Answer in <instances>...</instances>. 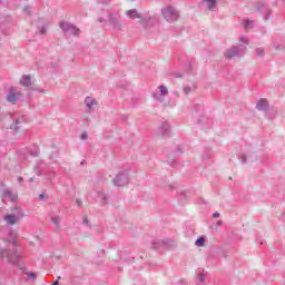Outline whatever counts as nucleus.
Segmentation results:
<instances>
[{"label":"nucleus","instance_id":"obj_1","mask_svg":"<svg viewBox=\"0 0 285 285\" xmlns=\"http://www.w3.org/2000/svg\"><path fill=\"white\" fill-rule=\"evenodd\" d=\"M244 52H246V46L244 45H237L232 46L229 49H227L224 52L225 59H235V57H244Z\"/></svg>","mask_w":285,"mask_h":285},{"label":"nucleus","instance_id":"obj_2","mask_svg":"<svg viewBox=\"0 0 285 285\" xmlns=\"http://www.w3.org/2000/svg\"><path fill=\"white\" fill-rule=\"evenodd\" d=\"M108 23L114 28V30H122L124 22H121V13L119 11L109 12Z\"/></svg>","mask_w":285,"mask_h":285},{"label":"nucleus","instance_id":"obj_3","mask_svg":"<svg viewBox=\"0 0 285 285\" xmlns=\"http://www.w3.org/2000/svg\"><path fill=\"white\" fill-rule=\"evenodd\" d=\"M0 255L1 257H7L8 262L16 266L17 264H19V261L21 259V255L17 250L1 249Z\"/></svg>","mask_w":285,"mask_h":285},{"label":"nucleus","instance_id":"obj_4","mask_svg":"<svg viewBox=\"0 0 285 285\" xmlns=\"http://www.w3.org/2000/svg\"><path fill=\"white\" fill-rule=\"evenodd\" d=\"M161 14L165 20H167L169 23H173L179 19V11H177L174 7H167L161 10Z\"/></svg>","mask_w":285,"mask_h":285},{"label":"nucleus","instance_id":"obj_5","mask_svg":"<svg viewBox=\"0 0 285 285\" xmlns=\"http://www.w3.org/2000/svg\"><path fill=\"white\" fill-rule=\"evenodd\" d=\"M128 181H130V175L128 174V170H124V171H120L114 178V186L121 188L122 186H128Z\"/></svg>","mask_w":285,"mask_h":285},{"label":"nucleus","instance_id":"obj_6","mask_svg":"<svg viewBox=\"0 0 285 285\" xmlns=\"http://www.w3.org/2000/svg\"><path fill=\"white\" fill-rule=\"evenodd\" d=\"M8 104H12V106H17V101L19 99H23V94L17 91V88L11 87L6 96Z\"/></svg>","mask_w":285,"mask_h":285},{"label":"nucleus","instance_id":"obj_7","mask_svg":"<svg viewBox=\"0 0 285 285\" xmlns=\"http://www.w3.org/2000/svg\"><path fill=\"white\" fill-rule=\"evenodd\" d=\"M59 27L63 32H69V35H72L73 37H78V35L81 32L79 28L70 22L61 21Z\"/></svg>","mask_w":285,"mask_h":285},{"label":"nucleus","instance_id":"obj_8","mask_svg":"<svg viewBox=\"0 0 285 285\" xmlns=\"http://www.w3.org/2000/svg\"><path fill=\"white\" fill-rule=\"evenodd\" d=\"M255 10H256V12H262L264 14V20L265 21H268L271 19V14H272L273 11L271 10V8H268L263 2L256 3Z\"/></svg>","mask_w":285,"mask_h":285},{"label":"nucleus","instance_id":"obj_9","mask_svg":"<svg viewBox=\"0 0 285 285\" xmlns=\"http://www.w3.org/2000/svg\"><path fill=\"white\" fill-rule=\"evenodd\" d=\"M12 26H14V20H12V17L8 16L0 22V30L3 35H10V28H12Z\"/></svg>","mask_w":285,"mask_h":285},{"label":"nucleus","instance_id":"obj_10","mask_svg":"<svg viewBox=\"0 0 285 285\" xmlns=\"http://www.w3.org/2000/svg\"><path fill=\"white\" fill-rule=\"evenodd\" d=\"M18 214H8L4 216V222H7V224H9V226H14V224H17V222L19 220V218L24 217L23 212H21L20 208H17Z\"/></svg>","mask_w":285,"mask_h":285},{"label":"nucleus","instance_id":"obj_11","mask_svg":"<svg viewBox=\"0 0 285 285\" xmlns=\"http://www.w3.org/2000/svg\"><path fill=\"white\" fill-rule=\"evenodd\" d=\"M139 23H141L145 30H150V28L157 23V19L155 17H142L140 18Z\"/></svg>","mask_w":285,"mask_h":285},{"label":"nucleus","instance_id":"obj_12","mask_svg":"<svg viewBox=\"0 0 285 285\" xmlns=\"http://www.w3.org/2000/svg\"><path fill=\"white\" fill-rule=\"evenodd\" d=\"M158 90L160 91V94L156 92L153 95V97H154V99H156L157 101H160V104H163L164 97H166V95H168V88H166V86H164V85H160L158 87Z\"/></svg>","mask_w":285,"mask_h":285},{"label":"nucleus","instance_id":"obj_13","mask_svg":"<svg viewBox=\"0 0 285 285\" xmlns=\"http://www.w3.org/2000/svg\"><path fill=\"white\" fill-rule=\"evenodd\" d=\"M158 135L160 137H170V124L164 121L158 128Z\"/></svg>","mask_w":285,"mask_h":285},{"label":"nucleus","instance_id":"obj_14","mask_svg":"<svg viewBox=\"0 0 285 285\" xmlns=\"http://www.w3.org/2000/svg\"><path fill=\"white\" fill-rule=\"evenodd\" d=\"M256 108L261 111L264 110H268V108H271V105L268 104V100L265 98H261L257 104H256Z\"/></svg>","mask_w":285,"mask_h":285},{"label":"nucleus","instance_id":"obj_15","mask_svg":"<svg viewBox=\"0 0 285 285\" xmlns=\"http://www.w3.org/2000/svg\"><path fill=\"white\" fill-rule=\"evenodd\" d=\"M36 175H38V177H41V175H45L47 179H55V177H57V173H55V170L43 171V170L36 169Z\"/></svg>","mask_w":285,"mask_h":285},{"label":"nucleus","instance_id":"obj_16","mask_svg":"<svg viewBox=\"0 0 285 285\" xmlns=\"http://www.w3.org/2000/svg\"><path fill=\"white\" fill-rule=\"evenodd\" d=\"M85 105L87 110H89V112H92V106H97V99L88 96L85 98Z\"/></svg>","mask_w":285,"mask_h":285},{"label":"nucleus","instance_id":"obj_17","mask_svg":"<svg viewBox=\"0 0 285 285\" xmlns=\"http://www.w3.org/2000/svg\"><path fill=\"white\" fill-rule=\"evenodd\" d=\"M24 121H26L24 116H21L20 118H16L14 124L10 126V130H14V132H17V130L21 128V124H23Z\"/></svg>","mask_w":285,"mask_h":285},{"label":"nucleus","instance_id":"obj_18","mask_svg":"<svg viewBox=\"0 0 285 285\" xmlns=\"http://www.w3.org/2000/svg\"><path fill=\"white\" fill-rule=\"evenodd\" d=\"M20 86H23L24 88H30V86H32V77H30V75H23L20 80Z\"/></svg>","mask_w":285,"mask_h":285},{"label":"nucleus","instance_id":"obj_19","mask_svg":"<svg viewBox=\"0 0 285 285\" xmlns=\"http://www.w3.org/2000/svg\"><path fill=\"white\" fill-rule=\"evenodd\" d=\"M2 197H7L10 202H17L19 195L12 193L10 189H3Z\"/></svg>","mask_w":285,"mask_h":285},{"label":"nucleus","instance_id":"obj_20","mask_svg":"<svg viewBox=\"0 0 285 285\" xmlns=\"http://www.w3.org/2000/svg\"><path fill=\"white\" fill-rule=\"evenodd\" d=\"M129 19H141V13L137 11V9H131L126 12Z\"/></svg>","mask_w":285,"mask_h":285},{"label":"nucleus","instance_id":"obj_21","mask_svg":"<svg viewBox=\"0 0 285 285\" xmlns=\"http://www.w3.org/2000/svg\"><path fill=\"white\" fill-rule=\"evenodd\" d=\"M164 246H168V239H166V240L156 239L151 244V248H155V249L161 248Z\"/></svg>","mask_w":285,"mask_h":285},{"label":"nucleus","instance_id":"obj_22","mask_svg":"<svg viewBox=\"0 0 285 285\" xmlns=\"http://www.w3.org/2000/svg\"><path fill=\"white\" fill-rule=\"evenodd\" d=\"M29 150L28 149H22L20 151H18V157L21 161H26L28 159L29 156Z\"/></svg>","mask_w":285,"mask_h":285},{"label":"nucleus","instance_id":"obj_23","mask_svg":"<svg viewBox=\"0 0 285 285\" xmlns=\"http://www.w3.org/2000/svg\"><path fill=\"white\" fill-rule=\"evenodd\" d=\"M97 196L100 199L102 206H106V204H108V195L105 194V191H98Z\"/></svg>","mask_w":285,"mask_h":285},{"label":"nucleus","instance_id":"obj_24","mask_svg":"<svg viewBox=\"0 0 285 285\" xmlns=\"http://www.w3.org/2000/svg\"><path fill=\"white\" fill-rule=\"evenodd\" d=\"M51 223L56 226L59 230L61 228V216H51Z\"/></svg>","mask_w":285,"mask_h":285},{"label":"nucleus","instance_id":"obj_25","mask_svg":"<svg viewBox=\"0 0 285 285\" xmlns=\"http://www.w3.org/2000/svg\"><path fill=\"white\" fill-rule=\"evenodd\" d=\"M205 3H207L208 10H215L217 8V0H203Z\"/></svg>","mask_w":285,"mask_h":285},{"label":"nucleus","instance_id":"obj_26","mask_svg":"<svg viewBox=\"0 0 285 285\" xmlns=\"http://www.w3.org/2000/svg\"><path fill=\"white\" fill-rule=\"evenodd\" d=\"M28 150L31 157H39V154H40L39 147L35 146L33 149H28Z\"/></svg>","mask_w":285,"mask_h":285},{"label":"nucleus","instance_id":"obj_27","mask_svg":"<svg viewBox=\"0 0 285 285\" xmlns=\"http://www.w3.org/2000/svg\"><path fill=\"white\" fill-rule=\"evenodd\" d=\"M253 23H254V21L248 20V19L243 21V26H244L245 30H250V28H253Z\"/></svg>","mask_w":285,"mask_h":285},{"label":"nucleus","instance_id":"obj_28","mask_svg":"<svg viewBox=\"0 0 285 285\" xmlns=\"http://www.w3.org/2000/svg\"><path fill=\"white\" fill-rule=\"evenodd\" d=\"M204 244H206V238L203 236L198 237L195 242V246H204Z\"/></svg>","mask_w":285,"mask_h":285},{"label":"nucleus","instance_id":"obj_29","mask_svg":"<svg viewBox=\"0 0 285 285\" xmlns=\"http://www.w3.org/2000/svg\"><path fill=\"white\" fill-rule=\"evenodd\" d=\"M23 12L24 14H28L30 17V14H32V8L30 6H27L23 8Z\"/></svg>","mask_w":285,"mask_h":285},{"label":"nucleus","instance_id":"obj_30","mask_svg":"<svg viewBox=\"0 0 285 285\" xmlns=\"http://www.w3.org/2000/svg\"><path fill=\"white\" fill-rule=\"evenodd\" d=\"M264 55H265L264 48H257L256 49V56L257 57H264Z\"/></svg>","mask_w":285,"mask_h":285},{"label":"nucleus","instance_id":"obj_31","mask_svg":"<svg viewBox=\"0 0 285 285\" xmlns=\"http://www.w3.org/2000/svg\"><path fill=\"white\" fill-rule=\"evenodd\" d=\"M239 41L240 43H245V46H248V38L246 36H240Z\"/></svg>","mask_w":285,"mask_h":285},{"label":"nucleus","instance_id":"obj_32","mask_svg":"<svg viewBox=\"0 0 285 285\" xmlns=\"http://www.w3.org/2000/svg\"><path fill=\"white\" fill-rule=\"evenodd\" d=\"M191 91H193V88H190L189 86H186V87L183 88V92L185 95H190Z\"/></svg>","mask_w":285,"mask_h":285},{"label":"nucleus","instance_id":"obj_33","mask_svg":"<svg viewBox=\"0 0 285 285\" xmlns=\"http://www.w3.org/2000/svg\"><path fill=\"white\" fill-rule=\"evenodd\" d=\"M198 273H199V275H198V279H199V282H200V284H204V273H202V269H198Z\"/></svg>","mask_w":285,"mask_h":285},{"label":"nucleus","instance_id":"obj_34","mask_svg":"<svg viewBox=\"0 0 285 285\" xmlns=\"http://www.w3.org/2000/svg\"><path fill=\"white\" fill-rule=\"evenodd\" d=\"M47 30H48L47 26H43V27L39 28L40 35H46Z\"/></svg>","mask_w":285,"mask_h":285},{"label":"nucleus","instance_id":"obj_35","mask_svg":"<svg viewBox=\"0 0 285 285\" xmlns=\"http://www.w3.org/2000/svg\"><path fill=\"white\" fill-rule=\"evenodd\" d=\"M111 2L112 0H99V3H102V6H108Z\"/></svg>","mask_w":285,"mask_h":285},{"label":"nucleus","instance_id":"obj_36","mask_svg":"<svg viewBox=\"0 0 285 285\" xmlns=\"http://www.w3.org/2000/svg\"><path fill=\"white\" fill-rule=\"evenodd\" d=\"M28 278H29V279H37V274H35V273H29V274H28Z\"/></svg>","mask_w":285,"mask_h":285},{"label":"nucleus","instance_id":"obj_37","mask_svg":"<svg viewBox=\"0 0 285 285\" xmlns=\"http://www.w3.org/2000/svg\"><path fill=\"white\" fill-rule=\"evenodd\" d=\"M76 204L79 208H81V206H83V202H81V199H79V198L76 199Z\"/></svg>","mask_w":285,"mask_h":285},{"label":"nucleus","instance_id":"obj_38","mask_svg":"<svg viewBox=\"0 0 285 285\" xmlns=\"http://www.w3.org/2000/svg\"><path fill=\"white\" fill-rule=\"evenodd\" d=\"M80 139H82V140L88 139V132H82V134L80 135Z\"/></svg>","mask_w":285,"mask_h":285},{"label":"nucleus","instance_id":"obj_39","mask_svg":"<svg viewBox=\"0 0 285 285\" xmlns=\"http://www.w3.org/2000/svg\"><path fill=\"white\" fill-rule=\"evenodd\" d=\"M239 159H242V164H246V155H242L239 156Z\"/></svg>","mask_w":285,"mask_h":285},{"label":"nucleus","instance_id":"obj_40","mask_svg":"<svg viewBox=\"0 0 285 285\" xmlns=\"http://www.w3.org/2000/svg\"><path fill=\"white\" fill-rule=\"evenodd\" d=\"M82 224H85V226H88V224H90V220H88V217L83 218Z\"/></svg>","mask_w":285,"mask_h":285},{"label":"nucleus","instance_id":"obj_41","mask_svg":"<svg viewBox=\"0 0 285 285\" xmlns=\"http://www.w3.org/2000/svg\"><path fill=\"white\" fill-rule=\"evenodd\" d=\"M98 21H99V23H108V20H106L104 18H99Z\"/></svg>","mask_w":285,"mask_h":285},{"label":"nucleus","instance_id":"obj_42","mask_svg":"<svg viewBox=\"0 0 285 285\" xmlns=\"http://www.w3.org/2000/svg\"><path fill=\"white\" fill-rule=\"evenodd\" d=\"M175 77H176L177 79H181V78L184 77V75H181V73H175Z\"/></svg>","mask_w":285,"mask_h":285},{"label":"nucleus","instance_id":"obj_43","mask_svg":"<svg viewBox=\"0 0 285 285\" xmlns=\"http://www.w3.org/2000/svg\"><path fill=\"white\" fill-rule=\"evenodd\" d=\"M219 215H220V214H219L218 212H216V213L213 214V217H214L215 219H217V217H219Z\"/></svg>","mask_w":285,"mask_h":285},{"label":"nucleus","instance_id":"obj_44","mask_svg":"<svg viewBox=\"0 0 285 285\" xmlns=\"http://www.w3.org/2000/svg\"><path fill=\"white\" fill-rule=\"evenodd\" d=\"M33 90H37V92H46V90H45V89H42V88L33 89Z\"/></svg>","mask_w":285,"mask_h":285},{"label":"nucleus","instance_id":"obj_45","mask_svg":"<svg viewBox=\"0 0 285 285\" xmlns=\"http://www.w3.org/2000/svg\"><path fill=\"white\" fill-rule=\"evenodd\" d=\"M18 181H19V184H21L23 181V177L19 176Z\"/></svg>","mask_w":285,"mask_h":285},{"label":"nucleus","instance_id":"obj_46","mask_svg":"<svg viewBox=\"0 0 285 285\" xmlns=\"http://www.w3.org/2000/svg\"><path fill=\"white\" fill-rule=\"evenodd\" d=\"M45 197H46V195H43V194L39 195V199H45Z\"/></svg>","mask_w":285,"mask_h":285},{"label":"nucleus","instance_id":"obj_47","mask_svg":"<svg viewBox=\"0 0 285 285\" xmlns=\"http://www.w3.org/2000/svg\"><path fill=\"white\" fill-rule=\"evenodd\" d=\"M222 224H223V222H222V220H218V222L216 223V226H222Z\"/></svg>","mask_w":285,"mask_h":285},{"label":"nucleus","instance_id":"obj_48","mask_svg":"<svg viewBox=\"0 0 285 285\" xmlns=\"http://www.w3.org/2000/svg\"><path fill=\"white\" fill-rule=\"evenodd\" d=\"M13 246H17V239L12 240Z\"/></svg>","mask_w":285,"mask_h":285},{"label":"nucleus","instance_id":"obj_49","mask_svg":"<svg viewBox=\"0 0 285 285\" xmlns=\"http://www.w3.org/2000/svg\"><path fill=\"white\" fill-rule=\"evenodd\" d=\"M203 159H210L209 156H203Z\"/></svg>","mask_w":285,"mask_h":285},{"label":"nucleus","instance_id":"obj_50","mask_svg":"<svg viewBox=\"0 0 285 285\" xmlns=\"http://www.w3.org/2000/svg\"><path fill=\"white\" fill-rule=\"evenodd\" d=\"M135 259V257H131L130 259H125L127 262H132Z\"/></svg>","mask_w":285,"mask_h":285},{"label":"nucleus","instance_id":"obj_51","mask_svg":"<svg viewBox=\"0 0 285 285\" xmlns=\"http://www.w3.org/2000/svg\"><path fill=\"white\" fill-rule=\"evenodd\" d=\"M176 153H181V149L178 147V148L176 149Z\"/></svg>","mask_w":285,"mask_h":285},{"label":"nucleus","instance_id":"obj_52","mask_svg":"<svg viewBox=\"0 0 285 285\" xmlns=\"http://www.w3.org/2000/svg\"><path fill=\"white\" fill-rule=\"evenodd\" d=\"M29 181H30V183L35 181V178H29Z\"/></svg>","mask_w":285,"mask_h":285},{"label":"nucleus","instance_id":"obj_53","mask_svg":"<svg viewBox=\"0 0 285 285\" xmlns=\"http://www.w3.org/2000/svg\"><path fill=\"white\" fill-rule=\"evenodd\" d=\"M100 253H102V255H104V253H106V252L104 249H101Z\"/></svg>","mask_w":285,"mask_h":285},{"label":"nucleus","instance_id":"obj_54","mask_svg":"<svg viewBox=\"0 0 285 285\" xmlns=\"http://www.w3.org/2000/svg\"><path fill=\"white\" fill-rule=\"evenodd\" d=\"M58 279H61V276H58Z\"/></svg>","mask_w":285,"mask_h":285}]
</instances>
